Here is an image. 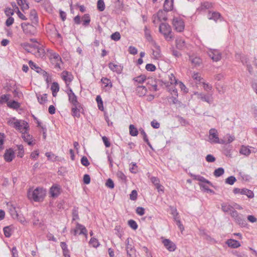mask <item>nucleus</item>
Segmentation results:
<instances>
[{"label": "nucleus", "instance_id": "nucleus-1", "mask_svg": "<svg viewBox=\"0 0 257 257\" xmlns=\"http://www.w3.org/2000/svg\"><path fill=\"white\" fill-rule=\"evenodd\" d=\"M158 87L166 88L167 91L172 95H177V89L176 85L177 84V79L173 74L169 75V81H164L162 80L158 79L156 81ZM169 101L170 103L175 104L177 102V99L175 96L172 95L169 98Z\"/></svg>", "mask_w": 257, "mask_h": 257}, {"label": "nucleus", "instance_id": "nucleus-2", "mask_svg": "<svg viewBox=\"0 0 257 257\" xmlns=\"http://www.w3.org/2000/svg\"><path fill=\"white\" fill-rule=\"evenodd\" d=\"M46 192L45 189L37 187L33 191L29 190L28 192V197L30 199H32L35 202L42 201L45 196Z\"/></svg>", "mask_w": 257, "mask_h": 257}, {"label": "nucleus", "instance_id": "nucleus-3", "mask_svg": "<svg viewBox=\"0 0 257 257\" xmlns=\"http://www.w3.org/2000/svg\"><path fill=\"white\" fill-rule=\"evenodd\" d=\"M208 138L209 142L211 144H225L226 143L225 140L219 139L217 131L214 128H212L209 130Z\"/></svg>", "mask_w": 257, "mask_h": 257}, {"label": "nucleus", "instance_id": "nucleus-4", "mask_svg": "<svg viewBox=\"0 0 257 257\" xmlns=\"http://www.w3.org/2000/svg\"><path fill=\"white\" fill-rule=\"evenodd\" d=\"M159 31L163 34L168 41L171 40L172 38V32L170 26L166 23H162L159 26Z\"/></svg>", "mask_w": 257, "mask_h": 257}, {"label": "nucleus", "instance_id": "nucleus-5", "mask_svg": "<svg viewBox=\"0 0 257 257\" xmlns=\"http://www.w3.org/2000/svg\"><path fill=\"white\" fill-rule=\"evenodd\" d=\"M13 127L19 130L22 134L24 131H28L30 129L28 122L24 120L16 119L14 123Z\"/></svg>", "mask_w": 257, "mask_h": 257}, {"label": "nucleus", "instance_id": "nucleus-6", "mask_svg": "<svg viewBox=\"0 0 257 257\" xmlns=\"http://www.w3.org/2000/svg\"><path fill=\"white\" fill-rule=\"evenodd\" d=\"M67 90L65 91L68 96V101L72 106L80 104L81 103L78 102L77 96L73 92L72 89L67 84Z\"/></svg>", "mask_w": 257, "mask_h": 257}, {"label": "nucleus", "instance_id": "nucleus-7", "mask_svg": "<svg viewBox=\"0 0 257 257\" xmlns=\"http://www.w3.org/2000/svg\"><path fill=\"white\" fill-rule=\"evenodd\" d=\"M33 24L29 23H22L21 27L24 33L27 35H33L35 31V27Z\"/></svg>", "mask_w": 257, "mask_h": 257}, {"label": "nucleus", "instance_id": "nucleus-8", "mask_svg": "<svg viewBox=\"0 0 257 257\" xmlns=\"http://www.w3.org/2000/svg\"><path fill=\"white\" fill-rule=\"evenodd\" d=\"M194 95L197 96V98L200 99L203 101H205L209 104L213 102V98L211 95L209 96L202 93H198V92H194Z\"/></svg>", "mask_w": 257, "mask_h": 257}, {"label": "nucleus", "instance_id": "nucleus-9", "mask_svg": "<svg viewBox=\"0 0 257 257\" xmlns=\"http://www.w3.org/2000/svg\"><path fill=\"white\" fill-rule=\"evenodd\" d=\"M255 149L254 148L242 145L239 150V153L245 156H248L251 153H255Z\"/></svg>", "mask_w": 257, "mask_h": 257}, {"label": "nucleus", "instance_id": "nucleus-10", "mask_svg": "<svg viewBox=\"0 0 257 257\" xmlns=\"http://www.w3.org/2000/svg\"><path fill=\"white\" fill-rule=\"evenodd\" d=\"M15 157V154L13 150L11 148L7 149L4 155V158L6 162H11Z\"/></svg>", "mask_w": 257, "mask_h": 257}, {"label": "nucleus", "instance_id": "nucleus-11", "mask_svg": "<svg viewBox=\"0 0 257 257\" xmlns=\"http://www.w3.org/2000/svg\"><path fill=\"white\" fill-rule=\"evenodd\" d=\"M61 187L59 185H53L50 189V193L53 198L58 197L60 194Z\"/></svg>", "mask_w": 257, "mask_h": 257}, {"label": "nucleus", "instance_id": "nucleus-12", "mask_svg": "<svg viewBox=\"0 0 257 257\" xmlns=\"http://www.w3.org/2000/svg\"><path fill=\"white\" fill-rule=\"evenodd\" d=\"M81 109H82L81 104L72 106L71 108L72 115L74 117H76L77 118L80 117V112Z\"/></svg>", "mask_w": 257, "mask_h": 257}, {"label": "nucleus", "instance_id": "nucleus-13", "mask_svg": "<svg viewBox=\"0 0 257 257\" xmlns=\"http://www.w3.org/2000/svg\"><path fill=\"white\" fill-rule=\"evenodd\" d=\"M209 57L215 62L219 61L221 58V54L217 50H213L209 53Z\"/></svg>", "mask_w": 257, "mask_h": 257}, {"label": "nucleus", "instance_id": "nucleus-14", "mask_svg": "<svg viewBox=\"0 0 257 257\" xmlns=\"http://www.w3.org/2000/svg\"><path fill=\"white\" fill-rule=\"evenodd\" d=\"M62 77L65 81L66 85L68 84L67 82L70 83L73 79V75L67 71H63L62 73Z\"/></svg>", "mask_w": 257, "mask_h": 257}, {"label": "nucleus", "instance_id": "nucleus-15", "mask_svg": "<svg viewBox=\"0 0 257 257\" xmlns=\"http://www.w3.org/2000/svg\"><path fill=\"white\" fill-rule=\"evenodd\" d=\"M164 246L169 251H174L176 249V245L171 242L169 239H165L163 241Z\"/></svg>", "mask_w": 257, "mask_h": 257}, {"label": "nucleus", "instance_id": "nucleus-16", "mask_svg": "<svg viewBox=\"0 0 257 257\" xmlns=\"http://www.w3.org/2000/svg\"><path fill=\"white\" fill-rule=\"evenodd\" d=\"M153 45L156 50H153V55L155 59L161 57V50L160 46L155 42H153Z\"/></svg>", "mask_w": 257, "mask_h": 257}, {"label": "nucleus", "instance_id": "nucleus-17", "mask_svg": "<svg viewBox=\"0 0 257 257\" xmlns=\"http://www.w3.org/2000/svg\"><path fill=\"white\" fill-rule=\"evenodd\" d=\"M190 176L191 177L193 178L194 180H198L201 182V183H205L206 184H208L211 186H212V183L208 181V180L206 179L203 176H201L200 175H196L192 174H190Z\"/></svg>", "mask_w": 257, "mask_h": 257}, {"label": "nucleus", "instance_id": "nucleus-18", "mask_svg": "<svg viewBox=\"0 0 257 257\" xmlns=\"http://www.w3.org/2000/svg\"><path fill=\"white\" fill-rule=\"evenodd\" d=\"M226 244H227L229 247L233 248H237L241 245L238 241L233 239H229L227 240L226 241Z\"/></svg>", "mask_w": 257, "mask_h": 257}, {"label": "nucleus", "instance_id": "nucleus-19", "mask_svg": "<svg viewBox=\"0 0 257 257\" xmlns=\"http://www.w3.org/2000/svg\"><path fill=\"white\" fill-rule=\"evenodd\" d=\"M28 131H24L22 133V137L24 141L28 143L29 145H32L33 137L28 134Z\"/></svg>", "mask_w": 257, "mask_h": 257}, {"label": "nucleus", "instance_id": "nucleus-20", "mask_svg": "<svg viewBox=\"0 0 257 257\" xmlns=\"http://www.w3.org/2000/svg\"><path fill=\"white\" fill-rule=\"evenodd\" d=\"M108 67L111 70L118 74L120 73L122 71V67L120 65L115 64L112 62L108 64Z\"/></svg>", "mask_w": 257, "mask_h": 257}, {"label": "nucleus", "instance_id": "nucleus-21", "mask_svg": "<svg viewBox=\"0 0 257 257\" xmlns=\"http://www.w3.org/2000/svg\"><path fill=\"white\" fill-rule=\"evenodd\" d=\"M220 16L221 15L218 12L211 11L209 12L207 15L208 19L213 20L215 22L220 18Z\"/></svg>", "mask_w": 257, "mask_h": 257}, {"label": "nucleus", "instance_id": "nucleus-22", "mask_svg": "<svg viewBox=\"0 0 257 257\" xmlns=\"http://www.w3.org/2000/svg\"><path fill=\"white\" fill-rule=\"evenodd\" d=\"M163 7L165 12L172 11L173 8V0H165Z\"/></svg>", "mask_w": 257, "mask_h": 257}, {"label": "nucleus", "instance_id": "nucleus-23", "mask_svg": "<svg viewBox=\"0 0 257 257\" xmlns=\"http://www.w3.org/2000/svg\"><path fill=\"white\" fill-rule=\"evenodd\" d=\"M30 17L32 24L36 25L38 22V17L35 10H31Z\"/></svg>", "mask_w": 257, "mask_h": 257}, {"label": "nucleus", "instance_id": "nucleus-24", "mask_svg": "<svg viewBox=\"0 0 257 257\" xmlns=\"http://www.w3.org/2000/svg\"><path fill=\"white\" fill-rule=\"evenodd\" d=\"M190 60L191 63L195 66H199L202 63L201 59L198 57L190 56Z\"/></svg>", "mask_w": 257, "mask_h": 257}, {"label": "nucleus", "instance_id": "nucleus-25", "mask_svg": "<svg viewBox=\"0 0 257 257\" xmlns=\"http://www.w3.org/2000/svg\"><path fill=\"white\" fill-rule=\"evenodd\" d=\"M167 12H165L164 11H162V10H159L158 13H157V17H158V20L159 21H166L167 18V17H166V13Z\"/></svg>", "mask_w": 257, "mask_h": 257}, {"label": "nucleus", "instance_id": "nucleus-26", "mask_svg": "<svg viewBox=\"0 0 257 257\" xmlns=\"http://www.w3.org/2000/svg\"><path fill=\"white\" fill-rule=\"evenodd\" d=\"M38 102L41 104H44L47 101V94L46 93L41 95L40 94H36Z\"/></svg>", "mask_w": 257, "mask_h": 257}, {"label": "nucleus", "instance_id": "nucleus-27", "mask_svg": "<svg viewBox=\"0 0 257 257\" xmlns=\"http://www.w3.org/2000/svg\"><path fill=\"white\" fill-rule=\"evenodd\" d=\"M17 3L23 11L29 8V4L26 0H17Z\"/></svg>", "mask_w": 257, "mask_h": 257}, {"label": "nucleus", "instance_id": "nucleus-28", "mask_svg": "<svg viewBox=\"0 0 257 257\" xmlns=\"http://www.w3.org/2000/svg\"><path fill=\"white\" fill-rule=\"evenodd\" d=\"M139 131L140 132L141 134L143 136L144 142H145L147 144V145L149 146L150 148L153 149L152 146L149 141L147 135L145 133L144 130L143 128H140L139 129Z\"/></svg>", "mask_w": 257, "mask_h": 257}, {"label": "nucleus", "instance_id": "nucleus-29", "mask_svg": "<svg viewBox=\"0 0 257 257\" xmlns=\"http://www.w3.org/2000/svg\"><path fill=\"white\" fill-rule=\"evenodd\" d=\"M7 106L11 108L17 109L20 107V103L15 100L8 102Z\"/></svg>", "mask_w": 257, "mask_h": 257}, {"label": "nucleus", "instance_id": "nucleus-30", "mask_svg": "<svg viewBox=\"0 0 257 257\" xmlns=\"http://www.w3.org/2000/svg\"><path fill=\"white\" fill-rule=\"evenodd\" d=\"M241 194L246 195L249 198H252L254 197L253 192L246 188H242L241 190Z\"/></svg>", "mask_w": 257, "mask_h": 257}, {"label": "nucleus", "instance_id": "nucleus-31", "mask_svg": "<svg viewBox=\"0 0 257 257\" xmlns=\"http://www.w3.org/2000/svg\"><path fill=\"white\" fill-rule=\"evenodd\" d=\"M233 209V207L227 203L221 204V209L224 212H230Z\"/></svg>", "mask_w": 257, "mask_h": 257}, {"label": "nucleus", "instance_id": "nucleus-32", "mask_svg": "<svg viewBox=\"0 0 257 257\" xmlns=\"http://www.w3.org/2000/svg\"><path fill=\"white\" fill-rule=\"evenodd\" d=\"M145 36L147 40L149 42H152L153 43V42H155L151 36L150 31L148 29L147 26H145Z\"/></svg>", "mask_w": 257, "mask_h": 257}, {"label": "nucleus", "instance_id": "nucleus-33", "mask_svg": "<svg viewBox=\"0 0 257 257\" xmlns=\"http://www.w3.org/2000/svg\"><path fill=\"white\" fill-rule=\"evenodd\" d=\"M76 228L77 229H79V230H80V232H79V234H84L86 235L87 233V230L86 228V227L79 223L78 222L76 223Z\"/></svg>", "mask_w": 257, "mask_h": 257}, {"label": "nucleus", "instance_id": "nucleus-34", "mask_svg": "<svg viewBox=\"0 0 257 257\" xmlns=\"http://www.w3.org/2000/svg\"><path fill=\"white\" fill-rule=\"evenodd\" d=\"M29 65L30 67L33 69L35 70L37 73H39L40 72V70H42V69L40 67L37 66L34 62L30 60L29 62Z\"/></svg>", "mask_w": 257, "mask_h": 257}, {"label": "nucleus", "instance_id": "nucleus-35", "mask_svg": "<svg viewBox=\"0 0 257 257\" xmlns=\"http://www.w3.org/2000/svg\"><path fill=\"white\" fill-rule=\"evenodd\" d=\"M130 134L133 137L137 136L138 135V130L133 124H130L129 126Z\"/></svg>", "mask_w": 257, "mask_h": 257}, {"label": "nucleus", "instance_id": "nucleus-36", "mask_svg": "<svg viewBox=\"0 0 257 257\" xmlns=\"http://www.w3.org/2000/svg\"><path fill=\"white\" fill-rule=\"evenodd\" d=\"M83 25L86 27L89 25L90 22V18L89 14H85L82 18Z\"/></svg>", "mask_w": 257, "mask_h": 257}, {"label": "nucleus", "instance_id": "nucleus-37", "mask_svg": "<svg viewBox=\"0 0 257 257\" xmlns=\"http://www.w3.org/2000/svg\"><path fill=\"white\" fill-rule=\"evenodd\" d=\"M185 27V24L184 21L178 17V32H182Z\"/></svg>", "mask_w": 257, "mask_h": 257}, {"label": "nucleus", "instance_id": "nucleus-38", "mask_svg": "<svg viewBox=\"0 0 257 257\" xmlns=\"http://www.w3.org/2000/svg\"><path fill=\"white\" fill-rule=\"evenodd\" d=\"M10 94H3L0 97V104H3L5 103H8L10 98Z\"/></svg>", "mask_w": 257, "mask_h": 257}, {"label": "nucleus", "instance_id": "nucleus-39", "mask_svg": "<svg viewBox=\"0 0 257 257\" xmlns=\"http://www.w3.org/2000/svg\"><path fill=\"white\" fill-rule=\"evenodd\" d=\"M126 242H127L126 246V252H127V255L129 257H132L131 253L133 252L135 250V249H134V248L132 247V246L131 245L129 244L128 238L127 239V240H126Z\"/></svg>", "mask_w": 257, "mask_h": 257}, {"label": "nucleus", "instance_id": "nucleus-40", "mask_svg": "<svg viewBox=\"0 0 257 257\" xmlns=\"http://www.w3.org/2000/svg\"><path fill=\"white\" fill-rule=\"evenodd\" d=\"M35 50H37V54H36V56L37 57H42L44 55L45 50L43 48V46H39L38 45V47H35Z\"/></svg>", "mask_w": 257, "mask_h": 257}, {"label": "nucleus", "instance_id": "nucleus-41", "mask_svg": "<svg viewBox=\"0 0 257 257\" xmlns=\"http://www.w3.org/2000/svg\"><path fill=\"white\" fill-rule=\"evenodd\" d=\"M146 79L147 78L146 75L142 74L138 77L134 78L133 80L138 82L139 83H142L146 80Z\"/></svg>", "mask_w": 257, "mask_h": 257}, {"label": "nucleus", "instance_id": "nucleus-42", "mask_svg": "<svg viewBox=\"0 0 257 257\" xmlns=\"http://www.w3.org/2000/svg\"><path fill=\"white\" fill-rule=\"evenodd\" d=\"M178 85L181 90V91L184 93L186 94L188 92V88L181 82L178 81Z\"/></svg>", "mask_w": 257, "mask_h": 257}, {"label": "nucleus", "instance_id": "nucleus-43", "mask_svg": "<svg viewBox=\"0 0 257 257\" xmlns=\"http://www.w3.org/2000/svg\"><path fill=\"white\" fill-rule=\"evenodd\" d=\"M72 220H75L77 219H79V215H78V208L77 207H74L72 210Z\"/></svg>", "mask_w": 257, "mask_h": 257}, {"label": "nucleus", "instance_id": "nucleus-44", "mask_svg": "<svg viewBox=\"0 0 257 257\" xmlns=\"http://www.w3.org/2000/svg\"><path fill=\"white\" fill-rule=\"evenodd\" d=\"M224 173V170L223 168H218L215 170L213 174L216 177H218L222 175Z\"/></svg>", "mask_w": 257, "mask_h": 257}, {"label": "nucleus", "instance_id": "nucleus-45", "mask_svg": "<svg viewBox=\"0 0 257 257\" xmlns=\"http://www.w3.org/2000/svg\"><path fill=\"white\" fill-rule=\"evenodd\" d=\"M97 7L98 10L102 12L105 9V4L103 0H98L97 3Z\"/></svg>", "mask_w": 257, "mask_h": 257}, {"label": "nucleus", "instance_id": "nucleus-46", "mask_svg": "<svg viewBox=\"0 0 257 257\" xmlns=\"http://www.w3.org/2000/svg\"><path fill=\"white\" fill-rule=\"evenodd\" d=\"M21 46L28 52L30 53V51H33V50L32 49V48H33V44H30L28 43H24L22 44Z\"/></svg>", "mask_w": 257, "mask_h": 257}, {"label": "nucleus", "instance_id": "nucleus-47", "mask_svg": "<svg viewBox=\"0 0 257 257\" xmlns=\"http://www.w3.org/2000/svg\"><path fill=\"white\" fill-rule=\"evenodd\" d=\"M234 219L238 224L242 226H244L245 225V221L242 218L241 215H239Z\"/></svg>", "mask_w": 257, "mask_h": 257}, {"label": "nucleus", "instance_id": "nucleus-48", "mask_svg": "<svg viewBox=\"0 0 257 257\" xmlns=\"http://www.w3.org/2000/svg\"><path fill=\"white\" fill-rule=\"evenodd\" d=\"M236 181V179L235 177L233 176H229L227 178L225 179V183L233 185Z\"/></svg>", "mask_w": 257, "mask_h": 257}, {"label": "nucleus", "instance_id": "nucleus-49", "mask_svg": "<svg viewBox=\"0 0 257 257\" xmlns=\"http://www.w3.org/2000/svg\"><path fill=\"white\" fill-rule=\"evenodd\" d=\"M101 81L103 84H104L105 87L110 86V87H112V83L110 80V79H108L106 77H103L101 79Z\"/></svg>", "mask_w": 257, "mask_h": 257}, {"label": "nucleus", "instance_id": "nucleus-50", "mask_svg": "<svg viewBox=\"0 0 257 257\" xmlns=\"http://www.w3.org/2000/svg\"><path fill=\"white\" fill-rule=\"evenodd\" d=\"M18 153L17 154V156L20 158H23L24 154V147L22 145H18Z\"/></svg>", "mask_w": 257, "mask_h": 257}, {"label": "nucleus", "instance_id": "nucleus-51", "mask_svg": "<svg viewBox=\"0 0 257 257\" xmlns=\"http://www.w3.org/2000/svg\"><path fill=\"white\" fill-rule=\"evenodd\" d=\"M96 100L97 102L98 108L101 110H103V101L102 100V99H101L100 96H99V95L97 96L96 98Z\"/></svg>", "mask_w": 257, "mask_h": 257}, {"label": "nucleus", "instance_id": "nucleus-52", "mask_svg": "<svg viewBox=\"0 0 257 257\" xmlns=\"http://www.w3.org/2000/svg\"><path fill=\"white\" fill-rule=\"evenodd\" d=\"M116 176L117 178L121 180L122 182H125L126 180V177L121 171H118L116 173Z\"/></svg>", "mask_w": 257, "mask_h": 257}, {"label": "nucleus", "instance_id": "nucleus-53", "mask_svg": "<svg viewBox=\"0 0 257 257\" xmlns=\"http://www.w3.org/2000/svg\"><path fill=\"white\" fill-rule=\"evenodd\" d=\"M235 139V138L233 136H231L230 135H227L226 136H225L223 140H225L226 144L230 143L232 142H233Z\"/></svg>", "mask_w": 257, "mask_h": 257}, {"label": "nucleus", "instance_id": "nucleus-54", "mask_svg": "<svg viewBox=\"0 0 257 257\" xmlns=\"http://www.w3.org/2000/svg\"><path fill=\"white\" fill-rule=\"evenodd\" d=\"M110 38L115 41H118L120 39V33L118 32H116L111 35Z\"/></svg>", "mask_w": 257, "mask_h": 257}, {"label": "nucleus", "instance_id": "nucleus-55", "mask_svg": "<svg viewBox=\"0 0 257 257\" xmlns=\"http://www.w3.org/2000/svg\"><path fill=\"white\" fill-rule=\"evenodd\" d=\"M128 225L133 229L136 230L138 228V225L137 222L132 219L128 220Z\"/></svg>", "mask_w": 257, "mask_h": 257}, {"label": "nucleus", "instance_id": "nucleus-56", "mask_svg": "<svg viewBox=\"0 0 257 257\" xmlns=\"http://www.w3.org/2000/svg\"><path fill=\"white\" fill-rule=\"evenodd\" d=\"M4 233L6 237H10L11 235V229L9 226H6L3 229Z\"/></svg>", "mask_w": 257, "mask_h": 257}, {"label": "nucleus", "instance_id": "nucleus-57", "mask_svg": "<svg viewBox=\"0 0 257 257\" xmlns=\"http://www.w3.org/2000/svg\"><path fill=\"white\" fill-rule=\"evenodd\" d=\"M51 89L52 91L54 92H58L59 90V85L56 82H54L52 84Z\"/></svg>", "mask_w": 257, "mask_h": 257}, {"label": "nucleus", "instance_id": "nucleus-58", "mask_svg": "<svg viewBox=\"0 0 257 257\" xmlns=\"http://www.w3.org/2000/svg\"><path fill=\"white\" fill-rule=\"evenodd\" d=\"M89 243L91 244L94 247H97L99 245L98 240L94 237L90 239Z\"/></svg>", "mask_w": 257, "mask_h": 257}, {"label": "nucleus", "instance_id": "nucleus-59", "mask_svg": "<svg viewBox=\"0 0 257 257\" xmlns=\"http://www.w3.org/2000/svg\"><path fill=\"white\" fill-rule=\"evenodd\" d=\"M106 187L110 189H113L114 187V184L112 180L110 178L108 179L105 183Z\"/></svg>", "mask_w": 257, "mask_h": 257}, {"label": "nucleus", "instance_id": "nucleus-60", "mask_svg": "<svg viewBox=\"0 0 257 257\" xmlns=\"http://www.w3.org/2000/svg\"><path fill=\"white\" fill-rule=\"evenodd\" d=\"M81 163L82 165L85 167H87L90 165V163L87 159V158L85 156H83L81 159Z\"/></svg>", "mask_w": 257, "mask_h": 257}, {"label": "nucleus", "instance_id": "nucleus-61", "mask_svg": "<svg viewBox=\"0 0 257 257\" xmlns=\"http://www.w3.org/2000/svg\"><path fill=\"white\" fill-rule=\"evenodd\" d=\"M146 69L147 71L153 72L156 70V67L155 65H154L153 64L149 63V64H147L146 65Z\"/></svg>", "mask_w": 257, "mask_h": 257}, {"label": "nucleus", "instance_id": "nucleus-62", "mask_svg": "<svg viewBox=\"0 0 257 257\" xmlns=\"http://www.w3.org/2000/svg\"><path fill=\"white\" fill-rule=\"evenodd\" d=\"M212 7V4L208 2L202 3L201 6V10L208 9Z\"/></svg>", "mask_w": 257, "mask_h": 257}, {"label": "nucleus", "instance_id": "nucleus-63", "mask_svg": "<svg viewBox=\"0 0 257 257\" xmlns=\"http://www.w3.org/2000/svg\"><path fill=\"white\" fill-rule=\"evenodd\" d=\"M138 196V193L136 190H134L132 191L130 195V199L132 200L135 201L137 200Z\"/></svg>", "mask_w": 257, "mask_h": 257}, {"label": "nucleus", "instance_id": "nucleus-64", "mask_svg": "<svg viewBox=\"0 0 257 257\" xmlns=\"http://www.w3.org/2000/svg\"><path fill=\"white\" fill-rule=\"evenodd\" d=\"M45 156L48 158V159L49 160H51L53 161H56V158L57 157L55 156L54 154H52L51 152L46 153Z\"/></svg>", "mask_w": 257, "mask_h": 257}]
</instances>
